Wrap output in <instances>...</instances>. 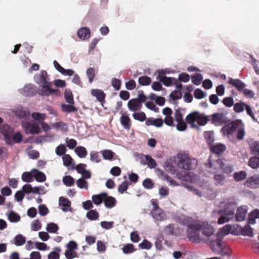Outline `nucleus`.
Returning <instances> with one entry per match:
<instances>
[{"mask_svg":"<svg viewBox=\"0 0 259 259\" xmlns=\"http://www.w3.org/2000/svg\"><path fill=\"white\" fill-rule=\"evenodd\" d=\"M63 164L65 166H68L72 164L73 159L68 154H65L62 157Z\"/></svg>","mask_w":259,"mask_h":259,"instance_id":"8fccbe9b","label":"nucleus"},{"mask_svg":"<svg viewBox=\"0 0 259 259\" xmlns=\"http://www.w3.org/2000/svg\"><path fill=\"white\" fill-rule=\"evenodd\" d=\"M247 213L246 209L244 207H239L237 210L236 218L238 221H242L244 220Z\"/></svg>","mask_w":259,"mask_h":259,"instance_id":"b1692460","label":"nucleus"},{"mask_svg":"<svg viewBox=\"0 0 259 259\" xmlns=\"http://www.w3.org/2000/svg\"><path fill=\"white\" fill-rule=\"evenodd\" d=\"M103 193L99 195H94L92 197V200L93 202L97 205L101 204L104 201Z\"/></svg>","mask_w":259,"mask_h":259,"instance_id":"4d7b16f0","label":"nucleus"},{"mask_svg":"<svg viewBox=\"0 0 259 259\" xmlns=\"http://www.w3.org/2000/svg\"><path fill=\"white\" fill-rule=\"evenodd\" d=\"M175 220L183 225H187V236L191 241L199 243L201 241L198 221L184 215L177 216Z\"/></svg>","mask_w":259,"mask_h":259,"instance_id":"f03ea898","label":"nucleus"},{"mask_svg":"<svg viewBox=\"0 0 259 259\" xmlns=\"http://www.w3.org/2000/svg\"><path fill=\"white\" fill-rule=\"evenodd\" d=\"M77 186L81 189H88V184L87 181L82 179H79L76 181Z\"/></svg>","mask_w":259,"mask_h":259,"instance_id":"338daca9","label":"nucleus"},{"mask_svg":"<svg viewBox=\"0 0 259 259\" xmlns=\"http://www.w3.org/2000/svg\"><path fill=\"white\" fill-rule=\"evenodd\" d=\"M147 97L144 94L143 91L140 90L138 91L137 98L130 100L128 103L127 106L128 109L131 111L137 113V111H139L142 107V103H145ZM138 113H144L143 112H139Z\"/></svg>","mask_w":259,"mask_h":259,"instance_id":"39448f33","label":"nucleus"},{"mask_svg":"<svg viewBox=\"0 0 259 259\" xmlns=\"http://www.w3.org/2000/svg\"><path fill=\"white\" fill-rule=\"evenodd\" d=\"M73 104L66 105V104H62L61 105L62 110L65 112H71L76 111V109L74 106L72 105Z\"/></svg>","mask_w":259,"mask_h":259,"instance_id":"09e8293b","label":"nucleus"},{"mask_svg":"<svg viewBox=\"0 0 259 259\" xmlns=\"http://www.w3.org/2000/svg\"><path fill=\"white\" fill-rule=\"evenodd\" d=\"M244 186L251 189L259 188V175L254 174L249 177L244 183Z\"/></svg>","mask_w":259,"mask_h":259,"instance_id":"9d476101","label":"nucleus"},{"mask_svg":"<svg viewBox=\"0 0 259 259\" xmlns=\"http://www.w3.org/2000/svg\"><path fill=\"white\" fill-rule=\"evenodd\" d=\"M64 97L68 103L70 104H74L73 95L70 91H65L64 94Z\"/></svg>","mask_w":259,"mask_h":259,"instance_id":"052dcab7","label":"nucleus"},{"mask_svg":"<svg viewBox=\"0 0 259 259\" xmlns=\"http://www.w3.org/2000/svg\"><path fill=\"white\" fill-rule=\"evenodd\" d=\"M33 174L31 172H25L22 175V180L26 182H31L33 181Z\"/></svg>","mask_w":259,"mask_h":259,"instance_id":"3c124183","label":"nucleus"},{"mask_svg":"<svg viewBox=\"0 0 259 259\" xmlns=\"http://www.w3.org/2000/svg\"><path fill=\"white\" fill-rule=\"evenodd\" d=\"M177 177L182 180L188 181L192 183H195L199 186L201 190L194 188L193 186L187 184H184V186L189 191L193 192L194 194L201 197L204 196L205 197L212 198L215 196L213 190L209 187L208 181L200 179L198 176L193 172L184 171L178 172L177 174Z\"/></svg>","mask_w":259,"mask_h":259,"instance_id":"f257e3e1","label":"nucleus"},{"mask_svg":"<svg viewBox=\"0 0 259 259\" xmlns=\"http://www.w3.org/2000/svg\"><path fill=\"white\" fill-rule=\"evenodd\" d=\"M13 241L16 246H20L25 244L26 238L22 234H18L14 238Z\"/></svg>","mask_w":259,"mask_h":259,"instance_id":"bb28decb","label":"nucleus"},{"mask_svg":"<svg viewBox=\"0 0 259 259\" xmlns=\"http://www.w3.org/2000/svg\"><path fill=\"white\" fill-rule=\"evenodd\" d=\"M58 229L57 225L54 223L48 224L46 227L47 231L52 233H57Z\"/></svg>","mask_w":259,"mask_h":259,"instance_id":"79ce46f5","label":"nucleus"},{"mask_svg":"<svg viewBox=\"0 0 259 259\" xmlns=\"http://www.w3.org/2000/svg\"><path fill=\"white\" fill-rule=\"evenodd\" d=\"M146 107L151 111L155 112H159V108L156 106L155 104L152 101H148L145 103Z\"/></svg>","mask_w":259,"mask_h":259,"instance_id":"603ef678","label":"nucleus"},{"mask_svg":"<svg viewBox=\"0 0 259 259\" xmlns=\"http://www.w3.org/2000/svg\"><path fill=\"white\" fill-rule=\"evenodd\" d=\"M248 165L252 168H257L259 167V157H253L249 160Z\"/></svg>","mask_w":259,"mask_h":259,"instance_id":"4c0bfd02","label":"nucleus"},{"mask_svg":"<svg viewBox=\"0 0 259 259\" xmlns=\"http://www.w3.org/2000/svg\"><path fill=\"white\" fill-rule=\"evenodd\" d=\"M90 30L89 28L82 27L77 31V35L81 39H88L90 37Z\"/></svg>","mask_w":259,"mask_h":259,"instance_id":"412c9836","label":"nucleus"},{"mask_svg":"<svg viewBox=\"0 0 259 259\" xmlns=\"http://www.w3.org/2000/svg\"><path fill=\"white\" fill-rule=\"evenodd\" d=\"M250 149L252 154L259 157V142H253L250 146Z\"/></svg>","mask_w":259,"mask_h":259,"instance_id":"37998d69","label":"nucleus"},{"mask_svg":"<svg viewBox=\"0 0 259 259\" xmlns=\"http://www.w3.org/2000/svg\"><path fill=\"white\" fill-rule=\"evenodd\" d=\"M246 106V104L240 102L234 104V110L237 113L242 112Z\"/></svg>","mask_w":259,"mask_h":259,"instance_id":"49530a36","label":"nucleus"},{"mask_svg":"<svg viewBox=\"0 0 259 259\" xmlns=\"http://www.w3.org/2000/svg\"><path fill=\"white\" fill-rule=\"evenodd\" d=\"M145 157L148 166L151 168L155 167L156 164L155 160L149 155H145Z\"/></svg>","mask_w":259,"mask_h":259,"instance_id":"13d9d810","label":"nucleus"},{"mask_svg":"<svg viewBox=\"0 0 259 259\" xmlns=\"http://www.w3.org/2000/svg\"><path fill=\"white\" fill-rule=\"evenodd\" d=\"M186 120L192 127H198V125L206 124L207 118L203 114H188L186 117Z\"/></svg>","mask_w":259,"mask_h":259,"instance_id":"423d86ee","label":"nucleus"},{"mask_svg":"<svg viewBox=\"0 0 259 259\" xmlns=\"http://www.w3.org/2000/svg\"><path fill=\"white\" fill-rule=\"evenodd\" d=\"M239 121L240 120H237L226 124L221 130L223 135L228 136L232 134L235 130L237 129Z\"/></svg>","mask_w":259,"mask_h":259,"instance_id":"f8f14e48","label":"nucleus"},{"mask_svg":"<svg viewBox=\"0 0 259 259\" xmlns=\"http://www.w3.org/2000/svg\"><path fill=\"white\" fill-rule=\"evenodd\" d=\"M208 165V167L213 168V169L211 171L215 172L219 171V169H221L222 167L224 165L223 160L219 158H218L215 160H212L211 159V156H210Z\"/></svg>","mask_w":259,"mask_h":259,"instance_id":"2eb2a0df","label":"nucleus"},{"mask_svg":"<svg viewBox=\"0 0 259 259\" xmlns=\"http://www.w3.org/2000/svg\"><path fill=\"white\" fill-rule=\"evenodd\" d=\"M211 150L215 153L219 154L223 152L226 150V146L223 144L217 143L213 145H211Z\"/></svg>","mask_w":259,"mask_h":259,"instance_id":"cd10ccee","label":"nucleus"},{"mask_svg":"<svg viewBox=\"0 0 259 259\" xmlns=\"http://www.w3.org/2000/svg\"><path fill=\"white\" fill-rule=\"evenodd\" d=\"M191 79L192 82L198 85L201 83V81L202 80V75L201 74H196L191 77Z\"/></svg>","mask_w":259,"mask_h":259,"instance_id":"6e6d98bb","label":"nucleus"},{"mask_svg":"<svg viewBox=\"0 0 259 259\" xmlns=\"http://www.w3.org/2000/svg\"><path fill=\"white\" fill-rule=\"evenodd\" d=\"M8 217L9 221L13 223L18 222L20 220V215L13 211L10 212Z\"/></svg>","mask_w":259,"mask_h":259,"instance_id":"de8ad7c7","label":"nucleus"},{"mask_svg":"<svg viewBox=\"0 0 259 259\" xmlns=\"http://www.w3.org/2000/svg\"><path fill=\"white\" fill-rule=\"evenodd\" d=\"M22 191L25 193H38L39 188L37 187H32L30 184H25L22 187Z\"/></svg>","mask_w":259,"mask_h":259,"instance_id":"393cba45","label":"nucleus"},{"mask_svg":"<svg viewBox=\"0 0 259 259\" xmlns=\"http://www.w3.org/2000/svg\"><path fill=\"white\" fill-rule=\"evenodd\" d=\"M228 83L235 87L240 92L246 87L245 84L239 79L229 78Z\"/></svg>","mask_w":259,"mask_h":259,"instance_id":"dca6fc26","label":"nucleus"},{"mask_svg":"<svg viewBox=\"0 0 259 259\" xmlns=\"http://www.w3.org/2000/svg\"><path fill=\"white\" fill-rule=\"evenodd\" d=\"M32 172L33 174V177L35 178V180L37 181L42 182H44L45 181L46 176L44 173H42L35 169H32Z\"/></svg>","mask_w":259,"mask_h":259,"instance_id":"c85d7f7f","label":"nucleus"},{"mask_svg":"<svg viewBox=\"0 0 259 259\" xmlns=\"http://www.w3.org/2000/svg\"><path fill=\"white\" fill-rule=\"evenodd\" d=\"M146 123L147 125H154L156 127H160L163 124V121L161 119H148L146 120Z\"/></svg>","mask_w":259,"mask_h":259,"instance_id":"7c9ffc66","label":"nucleus"},{"mask_svg":"<svg viewBox=\"0 0 259 259\" xmlns=\"http://www.w3.org/2000/svg\"><path fill=\"white\" fill-rule=\"evenodd\" d=\"M120 122L124 128L129 129L130 127V121L128 117L125 114H122L120 118Z\"/></svg>","mask_w":259,"mask_h":259,"instance_id":"2f4dec72","label":"nucleus"},{"mask_svg":"<svg viewBox=\"0 0 259 259\" xmlns=\"http://www.w3.org/2000/svg\"><path fill=\"white\" fill-rule=\"evenodd\" d=\"M22 125L27 133L34 135L40 133L39 126L37 124H31L29 122L25 121L23 122Z\"/></svg>","mask_w":259,"mask_h":259,"instance_id":"9b49d317","label":"nucleus"},{"mask_svg":"<svg viewBox=\"0 0 259 259\" xmlns=\"http://www.w3.org/2000/svg\"><path fill=\"white\" fill-rule=\"evenodd\" d=\"M232 226L230 225H225L220 229L217 233V236L219 238H223L226 235L232 234Z\"/></svg>","mask_w":259,"mask_h":259,"instance_id":"4be33fe9","label":"nucleus"},{"mask_svg":"<svg viewBox=\"0 0 259 259\" xmlns=\"http://www.w3.org/2000/svg\"><path fill=\"white\" fill-rule=\"evenodd\" d=\"M198 223L200 232L204 237L209 239L214 235L215 229L212 226V223L198 221Z\"/></svg>","mask_w":259,"mask_h":259,"instance_id":"0eeeda50","label":"nucleus"},{"mask_svg":"<svg viewBox=\"0 0 259 259\" xmlns=\"http://www.w3.org/2000/svg\"><path fill=\"white\" fill-rule=\"evenodd\" d=\"M75 152L76 154L80 158L85 157L87 154V152L85 148L82 146H78L75 149Z\"/></svg>","mask_w":259,"mask_h":259,"instance_id":"ea45409f","label":"nucleus"},{"mask_svg":"<svg viewBox=\"0 0 259 259\" xmlns=\"http://www.w3.org/2000/svg\"><path fill=\"white\" fill-rule=\"evenodd\" d=\"M204 137L208 144L211 146L214 141L213 132L211 131L205 132L204 133Z\"/></svg>","mask_w":259,"mask_h":259,"instance_id":"72a5a7b5","label":"nucleus"},{"mask_svg":"<svg viewBox=\"0 0 259 259\" xmlns=\"http://www.w3.org/2000/svg\"><path fill=\"white\" fill-rule=\"evenodd\" d=\"M247 174L245 171H240L233 174V178L236 182L244 180L246 178Z\"/></svg>","mask_w":259,"mask_h":259,"instance_id":"c756f323","label":"nucleus"},{"mask_svg":"<svg viewBox=\"0 0 259 259\" xmlns=\"http://www.w3.org/2000/svg\"><path fill=\"white\" fill-rule=\"evenodd\" d=\"M35 82L41 87L40 95L44 96H49L51 95L57 94L58 90L51 88L52 82L48 79V73L45 70H41L39 74H36L34 77Z\"/></svg>","mask_w":259,"mask_h":259,"instance_id":"7ed1b4c3","label":"nucleus"},{"mask_svg":"<svg viewBox=\"0 0 259 259\" xmlns=\"http://www.w3.org/2000/svg\"><path fill=\"white\" fill-rule=\"evenodd\" d=\"M153 218L157 222H161L167 219V216L164 211L160 208L153 209L151 211Z\"/></svg>","mask_w":259,"mask_h":259,"instance_id":"4468645a","label":"nucleus"},{"mask_svg":"<svg viewBox=\"0 0 259 259\" xmlns=\"http://www.w3.org/2000/svg\"><path fill=\"white\" fill-rule=\"evenodd\" d=\"M237 129L238 130V132L237 134L238 138L240 140L243 139L245 133L244 131L243 124L242 123V122L240 120L239 121V122L238 124Z\"/></svg>","mask_w":259,"mask_h":259,"instance_id":"e433bc0d","label":"nucleus"},{"mask_svg":"<svg viewBox=\"0 0 259 259\" xmlns=\"http://www.w3.org/2000/svg\"><path fill=\"white\" fill-rule=\"evenodd\" d=\"M41 227V224L38 220H34L31 224V229L32 231H38L40 229Z\"/></svg>","mask_w":259,"mask_h":259,"instance_id":"bf43d9fd","label":"nucleus"},{"mask_svg":"<svg viewBox=\"0 0 259 259\" xmlns=\"http://www.w3.org/2000/svg\"><path fill=\"white\" fill-rule=\"evenodd\" d=\"M0 133L4 135L6 142L8 144L10 143V139L13 133V129L8 124H5L0 127Z\"/></svg>","mask_w":259,"mask_h":259,"instance_id":"ddd939ff","label":"nucleus"},{"mask_svg":"<svg viewBox=\"0 0 259 259\" xmlns=\"http://www.w3.org/2000/svg\"><path fill=\"white\" fill-rule=\"evenodd\" d=\"M61 249L59 247H55L53 250L48 254V259H59V253Z\"/></svg>","mask_w":259,"mask_h":259,"instance_id":"473e14b6","label":"nucleus"},{"mask_svg":"<svg viewBox=\"0 0 259 259\" xmlns=\"http://www.w3.org/2000/svg\"><path fill=\"white\" fill-rule=\"evenodd\" d=\"M92 95L96 97L97 100L100 102H102L105 98V94L101 90L93 89L92 90Z\"/></svg>","mask_w":259,"mask_h":259,"instance_id":"a878e982","label":"nucleus"},{"mask_svg":"<svg viewBox=\"0 0 259 259\" xmlns=\"http://www.w3.org/2000/svg\"><path fill=\"white\" fill-rule=\"evenodd\" d=\"M151 81V78L147 76H142L138 79L139 83L143 86L149 85Z\"/></svg>","mask_w":259,"mask_h":259,"instance_id":"c9c22d12","label":"nucleus"},{"mask_svg":"<svg viewBox=\"0 0 259 259\" xmlns=\"http://www.w3.org/2000/svg\"><path fill=\"white\" fill-rule=\"evenodd\" d=\"M87 74L88 75L90 83H92L95 76V70L93 67H90L87 70Z\"/></svg>","mask_w":259,"mask_h":259,"instance_id":"5fc2aeb1","label":"nucleus"},{"mask_svg":"<svg viewBox=\"0 0 259 259\" xmlns=\"http://www.w3.org/2000/svg\"><path fill=\"white\" fill-rule=\"evenodd\" d=\"M22 94L25 96H33L36 94L35 87L32 85L25 86L22 90Z\"/></svg>","mask_w":259,"mask_h":259,"instance_id":"aec40b11","label":"nucleus"},{"mask_svg":"<svg viewBox=\"0 0 259 259\" xmlns=\"http://www.w3.org/2000/svg\"><path fill=\"white\" fill-rule=\"evenodd\" d=\"M103 158L106 160H111L114 155V153L110 150H104L101 151Z\"/></svg>","mask_w":259,"mask_h":259,"instance_id":"a19ab883","label":"nucleus"},{"mask_svg":"<svg viewBox=\"0 0 259 259\" xmlns=\"http://www.w3.org/2000/svg\"><path fill=\"white\" fill-rule=\"evenodd\" d=\"M232 234L235 235H239L241 234L242 227L238 225H234L232 226Z\"/></svg>","mask_w":259,"mask_h":259,"instance_id":"0e129e2a","label":"nucleus"},{"mask_svg":"<svg viewBox=\"0 0 259 259\" xmlns=\"http://www.w3.org/2000/svg\"><path fill=\"white\" fill-rule=\"evenodd\" d=\"M59 205L63 211H71L70 201L63 197L59 198Z\"/></svg>","mask_w":259,"mask_h":259,"instance_id":"f3484780","label":"nucleus"},{"mask_svg":"<svg viewBox=\"0 0 259 259\" xmlns=\"http://www.w3.org/2000/svg\"><path fill=\"white\" fill-rule=\"evenodd\" d=\"M104 202L105 206L108 208H111L115 205L116 200L111 196H108L105 193H103Z\"/></svg>","mask_w":259,"mask_h":259,"instance_id":"6ab92c4d","label":"nucleus"},{"mask_svg":"<svg viewBox=\"0 0 259 259\" xmlns=\"http://www.w3.org/2000/svg\"><path fill=\"white\" fill-rule=\"evenodd\" d=\"M259 218V210L257 209L254 210L250 214L248 223L250 224L255 223V219Z\"/></svg>","mask_w":259,"mask_h":259,"instance_id":"58836bf2","label":"nucleus"},{"mask_svg":"<svg viewBox=\"0 0 259 259\" xmlns=\"http://www.w3.org/2000/svg\"><path fill=\"white\" fill-rule=\"evenodd\" d=\"M86 217L90 220H96L99 217V213L95 210H91L87 213Z\"/></svg>","mask_w":259,"mask_h":259,"instance_id":"c03bdc74","label":"nucleus"},{"mask_svg":"<svg viewBox=\"0 0 259 259\" xmlns=\"http://www.w3.org/2000/svg\"><path fill=\"white\" fill-rule=\"evenodd\" d=\"M35 248L39 250L44 251L49 249L47 245L44 242H35Z\"/></svg>","mask_w":259,"mask_h":259,"instance_id":"680f3d73","label":"nucleus"},{"mask_svg":"<svg viewBox=\"0 0 259 259\" xmlns=\"http://www.w3.org/2000/svg\"><path fill=\"white\" fill-rule=\"evenodd\" d=\"M214 215L219 217L218 223L220 225L233 220L235 218L234 212L231 210L223 212L222 210H219L213 212Z\"/></svg>","mask_w":259,"mask_h":259,"instance_id":"6e6552de","label":"nucleus"},{"mask_svg":"<svg viewBox=\"0 0 259 259\" xmlns=\"http://www.w3.org/2000/svg\"><path fill=\"white\" fill-rule=\"evenodd\" d=\"M178 167L185 170L194 168L197 164V161L195 159L190 158L187 154L179 153L177 155Z\"/></svg>","mask_w":259,"mask_h":259,"instance_id":"20e7f679","label":"nucleus"},{"mask_svg":"<svg viewBox=\"0 0 259 259\" xmlns=\"http://www.w3.org/2000/svg\"><path fill=\"white\" fill-rule=\"evenodd\" d=\"M222 238H219L217 236V238L214 240H212L209 243V245L212 250L217 254L222 255H230V253L226 251L221 243Z\"/></svg>","mask_w":259,"mask_h":259,"instance_id":"1a4fd4ad","label":"nucleus"},{"mask_svg":"<svg viewBox=\"0 0 259 259\" xmlns=\"http://www.w3.org/2000/svg\"><path fill=\"white\" fill-rule=\"evenodd\" d=\"M226 114H213L212 121L217 125L226 123L228 122Z\"/></svg>","mask_w":259,"mask_h":259,"instance_id":"a211bd4d","label":"nucleus"},{"mask_svg":"<svg viewBox=\"0 0 259 259\" xmlns=\"http://www.w3.org/2000/svg\"><path fill=\"white\" fill-rule=\"evenodd\" d=\"M223 165H224L222 167L221 169L224 173L229 174L233 170V166L231 165L226 161H223Z\"/></svg>","mask_w":259,"mask_h":259,"instance_id":"a18cd8bd","label":"nucleus"},{"mask_svg":"<svg viewBox=\"0 0 259 259\" xmlns=\"http://www.w3.org/2000/svg\"><path fill=\"white\" fill-rule=\"evenodd\" d=\"M63 182L66 186L71 187L73 185L74 181L71 176H66L63 177Z\"/></svg>","mask_w":259,"mask_h":259,"instance_id":"864d4df0","label":"nucleus"},{"mask_svg":"<svg viewBox=\"0 0 259 259\" xmlns=\"http://www.w3.org/2000/svg\"><path fill=\"white\" fill-rule=\"evenodd\" d=\"M182 114H176V121L177 122V129L179 131H184L186 129V123L182 121Z\"/></svg>","mask_w":259,"mask_h":259,"instance_id":"5701e85b","label":"nucleus"},{"mask_svg":"<svg viewBox=\"0 0 259 259\" xmlns=\"http://www.w3.org/2000/svg\"><path fill=\"white\" fill-rule=\"evenodd\" d=\"M52 126L57 130H66L67 126L62 122H58L51 124Z\"/></svg>","mask_w":259,"mask_h":259,"instance_id":"e2e57ef3","label":"nucleus"},{"mask_svg":"<svg viewBox=\"0 0 259 259\" xmlns=\"http://www.w3.org/2000/svg\"><path fill=\"white\" fill-rule=\"evenodd\" d=\"M158 194L162 197H166L169 194V189L166 187L162 186L159 188Z\"/></svg>","mask_w":259,"mask_h":259,"instance_id":"69168bd1","label":"nucleus"},{"mask_svg":"<svg viewBox=\"0 0 259 259\" xmlns=\"http://www.w3.org/2000/svg\"><path fill=\"white\" fill-rule=\"evenodd\" d=\"M240 235L251 237L253 236L252 229L249 225H246L243 228L242 227Z\"/></svg>","mask_w":259,"mask_h":259,"instance_id":"f704fd0d","label":"nucleus"},{"mask_svg":"<svg viewBox=\"0 0 259 259\" xmlns=\"http://www.w3.org/2000/svg\"><path fill=\"white\" fill-rule=\"evenodd\" d=\"M67 259H72L76 257V253L73 250L67 249L64 253Z\"/></svg>","mask_w":259,"mask_h":259,"instance_id":"774afa93","label":"nucleus"}]
</instances>
